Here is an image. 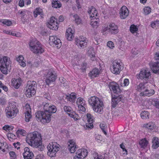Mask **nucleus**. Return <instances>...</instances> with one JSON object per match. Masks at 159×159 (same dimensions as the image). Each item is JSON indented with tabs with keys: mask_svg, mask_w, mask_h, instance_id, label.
<instances>
[{
	"mask_svg": "<svg viewBox=\"0 0 159 159\" xmlns=\"http://www.w3.org/2000/svg\"><path fill=\"white\" fill-rule=\"evenodd\" d=\"M44 111H39L35 113L36 117L38 121L43 124L50 122V105L45 103L43 105Z\"/></svg>",
	"mask_w": 159,
	"mask_h": 159,
	"instance_id": "f257e3e1",
	"label": "nucleus"
},
{
	"mask_svg": "<svg viewBox=\"0 0 159 159\" xmlns=\"http://www.w3.org/2000/svg\"><path fill=\"white\" fill-rule=\"evenodd\" d=\"M41 134L37 131L29 134L26 138V142L33 147L37 148L42 144Z\"/></svg>",
	"mask_w": 159,
	"mask_h": 159,
	"instance_id": "f03ea898",
	"label": "nucleus"
},
{
	"mask_svg": "<svg viewBox=\"0 0 159 159\" xmlns=\"http://www.w3.org/2000/svg\"><path fill=\"white\" fill-rule=\"evenodd\" d=\"M89 102L94 112L99 114L103 113L104 104L99 98L95 96L92 97L89 99Z\"/></svg>",
	"mask_w": 159,
	"mask_h": 159,
	"instance_id": "7ed1b4c3",
	"label": "nucleus"
},
{
	"mask_svg": "<svg viewBox=\"0 0 159 159\" xmlns=\"http://www.w3.org/2000/svg\"><path fill=\"white\" fill-rule=\"evenodd\" d=\"M11 61L9 57L7 56L0 58V70L3 74H7L11 69Z\"/></svg>",
	"mask_w": 159,
	"mask_h": 159,
	"instance_id": "20e7f679",
	"label": "nucleus"
},
{
	"mask_svg": "<svg viewBox=\"0 0 159 159\" xmlns=\"http://www.w3.org/2000/svg\"><path fill=\"white\" fill-rule=\"evenodd\" d=\"M29 46L31 51L35 54H41L44 51L40 42L36 40L31 41Z\"/></svg>",
	"mask_w": 159,
	"mask_h": 159,
	"instance_id": "39448f33",
	"label": "nucleus"
},
{
	"mask_svg": "<svg viewBox=\"0 0 159 159\" xmlns=\"http://www.w3.org/2000/svg\"><path fill=\"white\" fill-rule=\"evenodd\" d=\"M36 83L34 81H28L27 85L25 89V93L27 97L30 98L35 93Z\"/></svg>",
	"mask_w": 159,
	"mask_h": 159,
	"instance_id": "423d86ee",
	"label": "nucleus"
},
{
	"mask_svg": "<svg viewBox=\"0 0 159 159\" xmlns=\"http://www.w3.org/2000/svg\"><path fill=\"white\" fill-rule=\"evenodd\" d=\"M16 103L14 102L9 104V106L6 109V116L8 118H13L15 117L18 110L16 107Z\"/></svg>",
	"mask_w": 159,
	"mask_h": 159,
	"instance_id": "0eeeda50",
	"label": "nucleus"
},
{
	"mask_svg": "<svg viewBox=\"0 0 159 159\" xmlns=\"http://www.w3.org/2000/svg\"><path fill=\"white\" fill-rule=\"evenodd\" d=\"M122 70L120 61L117 60L114 61L111 67V72L114 74L117 75L119 74Z\"/></svg>",
	"mask_w": 159,
	"mask_h": 159,
	"instance_id": "6e6552de",
	"label": "nucleus"
},
{
	"mask_svg": "<svg viewBox=\"0 0 159 159\" xmlns=\"http://www.w3.org/2000/svg\"><path fill=\"white\" fill-rule=\"evenodd\" d=\"M136 77L138 79L147 80L151 78V73L148 70L143 69L136 75Z\"/></svg>",
	"mask_w": 159,
	"mask_h": 159,
	"instance_id": "1a4fd4ad",
	"label": "nucleus"
},
{
	"mask_svg": "<svg viewBox=\"0 0 159 159\" xmlns=\"http://www.w3.org/2000/svg\"><path fill=\"white\" fill-rule=\"evenodd\" d=\"M75 40V44L80 48H83L87 45L88 40L83 36H81L79 38H76Z\"/></svg>",
	"mask_w": 159,
	"mask_h": 159,
	"instance_id": "9d476101",
	"label": "nucleus"
},
{
	"mask_svg": "<svg viewBox=\"0 0 159 159\" xmlns=\"http://www.w3.org/2000/svg\"><path fill=\"white\" fill-rule=\"evenodd\" d=\"M104 31L109 30L110 33L112 34H115L118 32V27L115 23H111L107 26H105L103 29Z\"/></svg>",
	"mask_w": 159,
	"mask_h": 159,
	"instance_id": "9b49d317",
	"label": "nucleus"
},
{
	"mask_svg": "<svg viewBox=\"0 0 159 159\" xmlns=\"http://www.w3.org/2000/svg\"><path fill=\"white\" fill-rule=\"evenodd\" d=\"M88 153V151L86 149H79L77 151L73 159H84L87 157Z\"/></svg>",
	"mask_w": 159,
	"mask_h": 159,
	"instance_id": "f8f14e48",
	"label": "nucleus"
},
{
	"mask_svg": "<svg viewBox=\"0 0 159 159\" xmlns=\"http://www.w3.org/2000/svg\"><path fill=\"white\" fill-rule=\"evenodd\" d=\"M50 41L52 45L54 47L56 48L57 49H59L61 47V40L57 36H50Z\"/></svg>",
	"mask_w": 159,
	"mask_h": 159,
	"instance_id": "ddd939ff",
	"label": "nucleus"
},
{
	"mask_svg": "<svg viewBox=\"0 0 159 159\" xmlns=\"http://www.w3.org/2000/svg\"><path fill=\"white\" fill-rule=\"evenodd\" d=\"M59 145L55 142H52L50 144V157L56 156L57 152L59 150Z\"/></svg>",
	"mask_w": 159,
	"mask_h": 159,
	"instance_id": "4468645a",
	"label": "nucleus"
},
{
	"mask_svg": "<svg viewBox=\"0 0 159 159\" xmlns=\"http://www.w3.org/2000/svg\"><path fill=\"white\" fill-rule=\"evenodd\" d=\"M78 105V110L80 112H84L85 111L86 106L85 101L81 98H79L76 101Z\"/></svg>",
	"mask_w": 159,
	"mask_h": 159,
	"instance_id": "2eb2a0df",
	"label": "nucleus"
},
{
	"mask_svg": "<svg viewBox=\"0 0 159 159\" xmlns=\"http://www.w3.org/2000/svg\"><path fill=\"white\" fill-rule=\"evenodd\" d=\"M119 16L121 19H126L129 16V11L125 6H122L119 11Z\"/></svg>",
	"mask_w": 159,
	"mask_h": 159,
	"instance_id": "dca6fc26",
	"label": "nucleus"
},
{
	"mask_svg": "<svg viewBox=\"0 0 159 159\" xmlns=\"http://www.w3.org/2000/svg\"><path fill=\"white\" fill-rule=\"evenodd\" d=\"M108 86L110 89L112 90L114 93L118 94L121 92L119 85L116 83L114 82H111Z\"/></svg>",
	"mask_w": 159,
	"mask_h": 159,
	"instance_id": "f3484780",
	"label": "nucleus"
},
{
	"mask_svg": "<svg viewBox=\"0 0 159 159\" xmlns=\"http://www.w3.org/2000/svg\"><path fill=\"white\" fill-rule=\"evenodd\" d=\"M25 109V120L26 122H28L32 117L31 115V109L29 104H26Z\"/></svg>",
	"mask_w": 159,
	"mask_h": 159,
	"instance_id": "a211bd4d",
	"label": "nucleus"
},
{
	"mask_svg": "<svg viewBox=\"0 0 159 159\" xmlns=\"http://www.w3.org/2000/svg\"><path fill=\"white\" fill-rule=\"evenodd\" d=\"M68 148L71 153H74L77 148L75 142L73 140H69L68 142Z\"/></svg>",
	"mask_w": 159,
	"mask_h": 159,
	"instance_id": "6ab92c4d",
	"label": "nucleus"
},
{
	"mask_svg": "<svg viewBox=\"0 0 159 159\" xmlns=\"http://www.w3.org/2000/svg\"><path fill=\"white\" fill-rule=\"evenodd\" d=\"M143 127L151 131H154L155 130L157 129V127L156 123L152 121L143 124Z\"/></svg>",
	"mask_w": 159,
	"mask_h": 159,
	"instance_id": "aec40b11",
	"label": "nucleus"
},
{
	"mask_svg": "<svg viewBox=\"0 0 159 159\" xmlns=\"http://www.w3.org/2000/svg\"><path fill=\"white\" fill-rule=\"evenodd\" d=\"M23 156L24 159H32L34 157V154L28 148L25 147Z\"/></svg>",
	"mask_w": 159,
	"mask_h": 159,
	"instance_id": "412c9836",
	"label": "nucleus"
},
{
	"mask_svg": "<svg viewBox=\"0 0 159 159\" xmlns=\"http://www.w3.org/2000/svg\"><path fill=\"white\" fill-rule=\"evenodd\" d=\"M75 31L73 28H68L66 30V36L67 39L69 41H71L74 38Z\"/></svg>",
	"mask_w": 159,
	"mask_h": 159,
	"instance_id": "4be33fe9",
	"label": "nucleus"
},
{
	"mask_svg": "<svg viewBox=\"0 0 159 159\" xmlns=\"http://www.w3.org/2000/svg\"><path fill=\"white\" fill-rule=\"evenodd\" d=\"M150 67L154 73L159 74V62L151 63L150 65Z\"/></svg>",
	"mask_w": 159,
	"mask_h": 159,
	"instance_id": "5701e85b",
	"label": "nucleus"
},
{
	"mask_svg": "<svg viewBox=\"0 0 159 159\" xmlns=\"http://www.w3.org/2000/svg\"><path fill=\"white\" fill-rule=\"evenodd\" d=\"M88 12L90 15V17L92 18H95L98 14L96 9L93 7H89Z\"/></svg>",
	"mask_w": 159,
	"mask_h": 159,
	"instance_id": "b1692460",
	"label": "nucleus"
},
{
	"mask_svg": "<svg viewBox=\"0 0 159 159\" xmlns=\"http://www.w3.org/2000/svg\"><path fill=\"white\" fill-rule=\"evenodd\" d=\"M155 91L153 89L148 90L146 89L144 91L141 92L140 93V95L142 96L149 97L153 95Z\"/></svg>",
	"mask_w": 159,
	"mask_h": 159,
	"instance_id": "393cba45",
	"label": "nucleus"
},
{
	"mask_svg": "<svg viewBox=\"0 0 159 159\" xmlns=\"http://www.w3.org/2000/svg\"><path fill=\"white\" fill-rule=\"evenodd\" d=\"M121 100V98L120 96H115L112 97L111 99L112 107L115 108Z\"/></svg>",
	"mask_w": 159,
	"mask_h": 159,
	"instance_id": "a878e982",
	"label": "nucleus"
},
{
	"mask_svg": "<svg viewBox=\"0 0 159 159\" xmlns=\"http://www.w3.org/2000/svg\"><path fill=\"white\" fill-rule=\"evenodd\" d=\"M100 73V71L98 69L94 68L89 73V76L92 78L97 77Z\"/></svg>",
	"mask_w": 159,
	"mask_h": 159,
	"instance_id": "bb28decb",
	"label": "nucleus"
},
{
	"mask_svg": "<svg viewBox=\"0 0 159 159\" xmlns=\"http://www.w3.org/2000/svg\"><path fill=\"white\" fill-rule=\"evenodd\" d=\"M16 60L19 63V65L22 67H25L26 66L25 61L22 55H20L16 58Z\"/></svg>",
	"mask_w": 159,
	"mask_h": 159,
	"instance_id": "cd10ccee",
	"label": "nucleus"
},
{
	"mask_svg": "<svg viewBox=\"0 0 159 159\" xmlns=\"http://www.w3.org/2000/svg\"><path fill=\"white\" fill-rule=\"evenodd\" d=\"M87 54L92 60L94 61L95 59V53L93 48H89L88 50Z\"/></svg>",
	"mask_w": 159,
	"mask_h": 159,
	"instance_id": "c85d7f7f",
	"label": "nucleus"
},
{
	"mask_svg": "<svg viewBox=\"0 0 159 159\" xmlns=\"http://www.w3.org/2000/svg\"><path fill=\"white\" fill-rule=\"evenodd\" d=\"M148 88L147 83H141L137 86L136 90L139 92H141L145 89Z\"/></svg>",
	"mask_w": 159,
	"mask_h": 159,
	"instance_id": "c756f323",
	"label": "nucleus"
},
{
	"mask_svg": "<svg viewBox=\"0 0 159 159\" xmlns=\"http://www.w3.org/2000/svg\"><path fill=\"white\" fill-rule=\"evenodd\" d=\"M90 25L94 28H97L99 25V20L96 18L91 19L90 21Z\"/></svg>",
	"mask_w": 159,
	"mask_h": 159,
	"instance_id": "7c9ffc66",
	"label": "nucleus"
},
{
	"mask_svg": "<svg viewBox=\"0 0 159 159\" xmlns=\"http://www.w3.org/2000/svg\"><path fill=\"white\" fill-rule=\"evenodd\" d=\"M57 75L56 72L55 70L51 69V72H50V83L51 82L53 83V84H55L54 82L57 78Z\"/></svg>",
	"mask_w": 159,
	"mask_h": 159,
	"instance_id": "2f4dec72",
	"label": "nucleus"
},
{
	"mask_svg": "<svg viewBox=\"0 0 159 159\" xmlns=\"http://www.w3.org/2000/svg\"><path fill=\"white\" fill-rule=\"evenodd\" d=\"M21 80L20 78L15 79H13L12 80V84L16 89H18L20 86Z\"/></svg>",
	"mask_w": 159,
	"mask_h": 159,
	"instance_id": "473e14b6",
	"label": "nucleus"
},
{
	"mask_svg": "<svg viewBox=\"0 0 159 159\" xmlns=\"http://www.w3.org/2000/svg\"><path fill=\"white\" fill-rule=\"evenodd\" d=\"M152 147L154 149H156L159 146V141L157 137H154L152 140Z\"/></svg>",
	"mask_w": 159,
	"mask_h": 159,
	"instance_id": "72a5a7b5",
	"label": "nucleus"
},
{
	"mask_svg": "<svg viewBox=\"0 0 159 159\" xmlns=\"http://www.w3.org/2000/svg\"><path fill=\"white\" fill-rule=\"evenodd\" d=\"M52 6L54 8H60L62 4L58 1L57 0H53L52 2Z\"/></svg>",
	"mask_w": 159,
	"mask_h": 159,
	"instance_id": "f704fd0d",
	"label": "nucleus"
},
{
	"mask_svg": "<svg viewBox=\"0 0 159 159\" xmlns=\"http://www.w3.org/2000/svg\"><path fill=\"white\" fill-rule=\"evenodd\" d=\"M149 113L148 111H142L140 113V116L143 119H148L149 118Z\"/></svg>",
	"mask_w": 159,
	"mask_h": 159,
	"instance_id": "c9c22d12",
	"label": "nucleus"
},
{
	"mask_svg": "<svg viewBox=\"0 0 159 159\" xmlns=\"http://www.w3.org/2000/svg\"><path fill=\"white\" fill-rule=\"evenodd\" d=\"M66 98L68 101L73 102L76 98V96L74 93H72L69 95H66Z\"/></svg>",
	"mask_w": 159,
	"mask_h": 159,
	"instance_id": "e433bc0d",
	"label": "nucleus"
},
{
	"mask_svg": "<svg viewBox=\"0 0 159 159\" xmlns=\"http://www.w3.org/2000/svg\"><path fill=\"white\" fill-rule=\"evenodd\" d=\"M148 143V142L147 140L146 139H141L139 142V144L141 148H145L146 147Z\"/></svg>",
	"mask_w": 159,
	"mask_h": 159,
	"instance_id": "4c0bfd02",
	"label": "nucleus"
},
{
	"mask_svg": "<svg viewBox=\"0 0 159 159\" xmlns=\"http://www.w3.org/2000/svg\"><path fill=\"white\" fill-rule=\"evenodd\" d=\"M0 22L2 23L4 25L7 26H10L12 24V22L9 20L1 19L0 20Z\"/></svg>",
	"mask_w": 159,
	"mask_h": 159,
	"instance_id": "58836bf2",
	"label": "nucleus"
},
{
	"mask_svg": "<svg viewBox=\"0 0 159 159\" xmlns=\"http://www.w3.org/2000/svg\"><path fill=\"white\" fill-rule=\"evenodd\" d=\"M8 146L6 143L0 142V150L2 151L3 152H5V149H7Z\"/></svg>",
	"mask_w": 159,
	"mask_h": 159,
	"instance_id": "ea45409f",
	"label": "nucleus"
},
{
	"mask_svg": "<svg viewBox=\"0 0 159 159\" xmlns=\"http://www.w3.org/2000/svg\"><path fill=\"white\" fill-rule=\"evenodd\" d=\"M138 29L136 25H131L130 27V30L131 33L133 34L136 33L138 31Z\"/></svg>",
	"mask_w": 159,
	"mask_h": 159,
	"instance_id": "a19ab883",
	"label": "nucleus"
},
{
	"mask_svg": "<svg viewBox=\"0 0 159 159\" xmlns=\"http://www.w3.org/2000/svg\"><path fill=\"white\" fill-rule=\"evenodd\" d=\"M69 116L71 118L74 119L75 120H78L80 119V117L78 114L74 112L69 114Z\"/></svg>",
	"mask_w": 159,
	"mask_h": 159,
	"instance_id": "79ce46f5",
	"label": "nucleus"
},
{
	"mask_svg": "<svg viewBox=\"0 0 159 159\" xmlns=\"http://www.w3.org/2000/svg\"><path fill=\"white\" fill-rule=\"evenodd\" d=\"M42 12V9L40 8H37L34 11V16L35 17H36L38 15L41 14Z\"/></svg>",
	"mask_w": 159,
	"mask_h": 159,
	"instance_id": "37998d69",
	"label": "nucleus"
},
{
	"mask_svg": "<svg viewBox=\"0 0 159 159\" xmlns=\"http://www.w3.org/2000/svg\"><path fill=\"white\" fill-rule=\"evenodd\" d=\"M58 25L57 22H55V21L54 23H50V29H51L52 30H56L58 29Z\"/></svg>",
	"mask_w": 159,
	"mask_h": 159,
	"instance_id": "c03bdc74",
	"label": "nucleus"
},
{
	"mask_svg": "<svg viewBox=\"0 0 159 159\" xmlns=\"http://www.w3.org/2000/svg\"><path fill=\"white\" fill-rule=\"evenodd\" d=\"M93 157L94 159H105V158H103L102 156L100 155H99L98 153L96 152H93Z\"/></svg>",
	"mask_w": 159,
	"mask_h": 159,
	"instance_id": "a18cd8bd",
	"label": "nucleus"
},
{
	"mask_svg": "<svg viewBox=\"0 0 159 159\" xmlns=\"http://www.w3.org/2000/svg\"><path fill=\"white\" fill-rule=\"evenodd\" d=\"M87 122L93 123V116L90 114L88 113L86 115Z\"/></svg>",
	"mask_w": 159,
	"mask_h": 159,
	"instance_id": "49530a36",
	"label": "nucleus"
},
{
	"mask_svg": "<svg viewBox=\"0 0 159 159\" xmlns=\"http://www.w3.org/2000/svg\"><path fill=\"white\" fill-rule=\"evenodd\" d=\"M93 127V123L87 122L86 123L85 125L84 126V128L86 129H92Z\"/></svg>",
	"mask_w": 159,
	"mask_h": 159,
	"instance_id": "de8ad7c7",
	"label": "nucleus"
},
{
	"mask_svg": "<svg viewBox=\"0 0 159 159\" xmlns=\"http://www.w3.org/2000/svg\"><path fill=\"white\" fill-rule=\"evenodd\" d=\"M151 8L148 7H145L143 8L144 13L145 15H148L151 12Z\"/></svg>",
	"mask_w": 159,
	"mask_h": 159,
	"instance_id": "09e8293b",
	"label": "nucleus"
},
{
	"mask_svg": "<svg viewBox=\"0 0 159 159\" xmlns=\"http://www.w3.org/2000/svg\"><path fill=\"white\" fill-rule=\"evenodd\" d=\"M152 102L155 106L158 108H159V100L157 99H151Z\"/></svg>",
	"mask_w": 159,
	"mask_h": 159,
	"instance_id": "8fccbe9b",
	"label": "nucleus"
},
{
	"mask_svg": "<svg viewBox=\"0 0 159 159\" xmlns=\"http://www.w3.org/2000/svg\"><path fill=\"white\" fill-rule=\"evenodd\" d=\"M17 134L19 135H21L23 136H25L26 134L25 131L23 129H19L16 132Z\"/></svg>",
	"mask_w": 159,
	"mask_h": 159,
	"instance_id": "3c124183",
	"label": "nucleus"
},
{
	"mask_svg": "<svg viewBox=\"0 0 159 159\" xmlns=\"http://www.w3.org/2000/svg\"><path fill=\"white\" fill-rule=\"evenodd\" d=\"M129 83V80L127 79H125L124 80L123 83H121L120 85L122 87H125L128 86Z\"/></svg>",
	"mask_w": 159,
	"mask_h": 159,
	"instance_id": "603ef678",
	"label": "nucleus"
},
{
	"mask_svg": "<svg viewBox=\"0 0 159 159\" xmlns=\"http://www.w3.org/2000/svg\"><path fill=\"white\" fill-rule=\"evenodd\" d=\"M74 18L75 19V22L77 24H79L81 23V20L77 15H74Z\"/></svg>",
	"mask_w": 159,
	"mask_h": 159,
	"instance_id": "864d4df0",
	"label": "nucleus"
},
{
	"mask_svg": "<svg viewBox=\"0 0 159 159\" xmlns=\"http://www.w3.org/2000/svg\"><path fill=\"white\" fill-rule=\"evenodd\" d=\"M107 45L109 48L112 49H113L115 47L114 43L111 41L108 42Z\"/></svg>",
	"mask_w": 159,
	"mask_h": 159,
	"instance_id": "5fc2aeb1",
	"label": "nucleus"
},
{
	"mask_svg": "<svg viewBox=\"0 0 159 159\" xmlns=\"http://www.w3.org/2000/svg\"><path fill=\"white\" fill-rule=\"evenodd\" d=\"M57 108L54 105L50 106V113H54L57 111Z\"/></svg>",
	"mask_w": 159,
	"mask_h": 159,
	"instance_id": "6e6d98bb",
	"label": "nucleus"
},
{
	"mask_svg": "<svg viewBox=\"0 0 159 159\" xmlns=\"http://www.w3.org/2000/svg\"><path fill=\"white\" fill-rule=\"evenodd\" d=\"M64 110L66 112H70L72 110L71 107L70 106H65L63 108Z\"/></svg>",
	"mask_w": 159,
	"mask_h": 159,
	"instance_id": "4d7b16f0",
	"label": "nucleus"
},
{
	"mask_svg": "<svg viewBox=\"0 0 159 159\" xmlns=\"http://www.w3.org/2000/svg\"><path fill=\"white\" fill-rule=\"evenodd\" d=\"M9 155L11 158H16V154L13 151H11L9 152Z\"/></svg>",
	"mask_w": 159,
	"mask_h": 159,
	"instance_id": "13d9d810",
	"label": "nucleus"
},
{
	"mask_svg": "<svg viewBox=\"0 0 159 159\" xmlns=\"http://www.w3.org/2000/svg\"><path fill=\"white\" fill-rule=\"evenodd\" d=\"M100 128L102 130V131L104 132V134L105 135H107V132L104 130L105 127H106V126H105V125L103 124H100Z\"/></svg>",
	"mask_w": 159,
	"mask_h": 159,
	"instance_id": "bf43d9fd",
	"label": "nucleus"
},
{
	"mask_svg": "<svg viewBox=\"0 0 159 159\" xmlns=\"http://www.w3.org/2000/svg\"><path fill=\"white\" fill-rule=\"evenodd\" d=\"M87 64L86 63H83L81 65L80 69L83 71H84L85 70L86 68Z\"/></svg>",
	"mask_w": 159,
	"mask_h": 159,
	"instance_id": "052dcab7",
	"label": "nucleus"
},
{
	"mask_svg": "<svg viewBox=\"0 0 159 159\" xmlns=\"http://www.w3.org/2000/svg\"><path fill=\"white\" fill-rule=\"evenodd\" d=\"M57 19L54 17L52 16L50 18V23L51 24L54 23L55 21V22H57Z\"/></svg>",
	"mask_w": 159,
	"mask_h": 159,
	"instance_id": "680f3d73",
	"label": "nucleus"
},
{
	"mask_svg": "<svg viewBox=\"0 0 159 159\" xmlns=\"http://www.w3.org/2000/svg\"><path fill=\"white\" fill-rule=\"evenodd\" d=\"M13 145L15 148H17V149H19L20 148V147H19L20 145V143L17 142L16 143H13Z\"/></svg>",
	"mask_w": 159,
	"mask_h": 159,
	"instance_id": "e2e57ef3",
	"label": "nucleus"
},
{
	"mask_svg": "<svg viewBox=\"0 0 159 159\" xmlns=\"http://www.w3.org/2000/svg\"><path fill=\"white\" fill-rule=\"evenodd\" d=\"M25 3V1L23 0H20L19 2V5L20 6L22 7L24 6Z\"/></svg>",
	"mask_w": 159,
	"mask_h": 159,
	"instance_id": "0e129e2a",
	"label": "nucleus"
},
{
	"mask_svg": "<svg viewBox=\"0 0 159 159\" xmlns=\"http://www.w3.org/2000/svg\"><path fill=\"white\" fill-rule=\"evenodd\" d=\"M76 6L78 9L81 8V6L80 5L79 1L78 0H76Z\"/></svg>",
	"mask_w": 159,
	"mask_h": 159,
	"instance_id": "69168bd1",
	"label": "nucleus"
},
{
	"mask_svg": "<svg viewBox=\"0 0 159 159\" xmlns=\"http://www.w3.org/2000/svg\"><path fill=\"white\" fill-rule=\"evenodd\" d=\"M1 88L5 92H7L8 90V88L6 86L3 84L2 86H1Z\"/></svg>",
	"mask_w": 159,
	"mask_h": 159,
	"instance_id": "338daca9",
	"label": "nucleus"
},
{
	"mask_svg": "<svg viewBox=\"0 0 159 159\" xmlns=\"http://www.w3.org/2000/svg\"><path fill=\"white\" fill-rule=\"evenodd\" d=\"M154 59L156 60H159V52H156L154 56Z\"/></svg>",
	"mask_w": 159,
	"mask_h": 159,
	"instance_id": "774afa93",
	"label": "nucleus"
}]
</instances>
